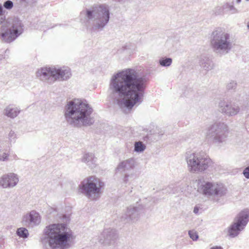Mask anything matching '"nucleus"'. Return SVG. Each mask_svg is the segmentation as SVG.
Masks as SVG:
<instances>
[{
  "label": "nucleus",
  "mask_w": 249,
  "mask_h": 249,
  "mask_svg": "<svg viewBox=\"0 0 249 249\" xmlns=\"http://www.w3.org/2000/svg\"><path fill=\"white\" fill-rule=\"evenodd\" d=\"M147 79L134 69H125L114 74L109 81L110 97L119 108L128 113L136 105L143 101Z\"/></svg>",
  "instance_id": "f257e3e1"
},
{
  "label": "nucleus",
  "mask_w": 249,
  "mask_h": 249,
  "mask_svg": "<svg viewBox=\"0 0 249 249\" xmlns=\"http://www.w3.org/2000/svg\"><path fill=\"white\" fill-rule=\"evenodd\" d=\"M92 111L87 102L74 99L67 102L64 108V116L67 123L73 126H90L94 123L90 116Z\"/></svg>",
  "instance_id": "f03ea898"
},
{
  "label": "nucleus",
  "mask_w": 249,
  "mask_h": 249,
  "mask_svg": "<svg viewBox=\"0 0 249 249\" xmlns=\"http://www.w3.org/2000/svg\"><path fill=\"white\" fill-rule=\"evenodd\" d=\"M43 244H48L51 249H67L70 247L72 232L65 223L50 224L44 230Z\"/></svg>",
  "instance_id": "7ed1b4c3"
},
{
  "label": "nucleus",
  "mask_w": 249,
  "mask_h": 249,
  "mask_svg": "<svg viewBox=\"0 0 249 249\" xmlns=\"http://www.w3.org/2000/svg\"><path fill=\"white\" fill-rule=\"evenodd\" d=\"M109 18V8L105 4L94 5L80 14L81 23L92 31L103 30Z\"/></svg>",
  "instance_id": "20e7f679"
},
{
  "label": "nucleus",
  "mask_w": 249,
  "mask_h": 249,
  "mask_svg": "<svg viewBox=\"0 0 249 249\" xmlns=\"http://www.w3.org/2000/svg\"><path fill=\"white\" fill-rule=\"evenodd\" d=\"M4 10L0 4V39L2 42L10 43L14 41L23 32V24L17 18L6 19Z\"/></svg>",
  "instance_id": "39448f33"
},
{
  "label": "nucleus",
  "mask_w": 249,
  "mask_h": 249,
  "mask_svg": "<svg viewBox=\"0 0 249 249\" xmlns=\"http://www.w3.org/2000/svg\"><path fill=\"white\" fill-rule=\"evenodd\" d=\"M213 51L218 55H225L230 52L234 45L232 35L222 28H215L209 37Z\"/></svg>",
  "instance_id": "423d86ee"
},
{
  "label": "nucleus",
  "mask_w": 249,
  "mask_h": 249,
  "mask_svg": "<svg viewBox=\"0 0 249 249\" xmlns=\"http://www.w3.org/2000/svg\"><path fill=\"white\" fill-rule=\"evenodd\" d=\"M188 170L193 173H202L206 170L211 163V160L205 152L188 151L185 155Z\"/></svg>",
  "instance_id": "0eeeda50"
},
{
  "label": "nucleus",
  "mask_w": 249,
  "mask_h": 249,
  "mask_svg": "<svg viewBox=\"0 0 249 249\" xmlns=\"http://www.w3.org/2000/svg\"><path fill=\"white\" fill-rule=\"evenodd\" d=\"M71 75L68 67L56 69L53 67H43L36 71V76L42 81L52 84L55 81L67 80Z\"/></svg>",
  "instance_id": "6e6552de"
},
{
  "label": "nucleus",
  "mask_w": 249,
  "mask_h": 249,
  "mask_svg": "<svg viewBox=\"0 0 249 249\" xmlns=\"http://www.w3.org/2000/svg\"><path fill=\"white\" fill-rule=\"evenodd\" d=\"M229 133V128L227 124L216 122L207 127L205 137L208 142L220 145L226 143Z\"/></svg>",
  "instance_id": "1a4fd4ad"
},
{
  "label": "nucleus",
  "mask_w": 249,
  "mask_h": 249,
  "mask_svg": "<svg viewBox=\"0 0 249 249\" xmlns=\"http://www.w3.org/2000/svg\"><path fill=\"white\" fill-rule=\"evenodd\" d=\"M104 183L95 176L83 179L78 186L79 191L88 198L94 200L99 197Z\"/></svg>",
  "instance_id": "9d476101"
},
{
  "label": "nucleus",
  "mask_w": 249,
  "mask_h": 249,
  "mask_svg": "<svg viewBox=\"0 0 249 249\" xmlns=\"http://www.w3.org/2000/svg\"><path fill=\"white\" fill-rule=\"evenodd\" d=\"M249 221V210L246 209L240 212L234 218L233 222L228 228V235L231 238L238 236Z\"/></svg>",
  "instance_id": "9b49d317"
},
{
  "label": "nucleus",
  "mask_w": 249,
  "mask_h": 249,
  "mask_svg": "<svg viewBox=\"0 0 249 249\" xmlns=\"http://www.w3.org/2000/svg\"><path fill=\"white\" fill-rule=\"evenodd\" d=\"M135 160L133 158H130L120 162L116 168V172H119L123 176V181L127 183L129 178L134 176L132 170L135 166Z\"/></svg>",
  "instance_id": "f8f14e48"
},
{
  "label": "nucleus",
  "mask_w": 249,
  "mask_h": 249,
  "mask_svg": "<svg viewBox=\"0 0 249 249\" xmlns=\"http://www.w3.org/2000/svg\"><path fill=\"white\" fill-rule=\"evenodd\" d=\"M201 190L205 196L222 197L227 193V189L222 184L204 182L201 185Z\"/></svg>",
  "instance_id": "ddd939ff"
},
{
  "label": "nucleus",
  "mask_w": 249,
  "mask_h": 249,
  "mask_svg": "<svg viewBox=\"0 0 249 249\" xmlns=\"http://www.w3.org/2000/svg\"><path fill=\"white\" fill-rule=\"evenodd\" d=\"M219 111L228 117L234 116L239 114L243 108L235 103H231L225 100H221L218 104Z\"/></svg>",
  "instance_id": "4468645a"
},
{
  "label": "nucleus",
  "mask_w": 249,
  "mask_h": 249,
  "mask_svg": "<svg viewBox=\"0 0 249 249\" xmlns=\"http://www.w3.org/2000/svg\"><path fill=\"white\" fill-rule=\"evenodd\" d=\"M21 222L23 225L32 228L40 224L41 216L37 212L32 210L22 216Z\"/></svg>",
  "instance_id": "2eb2a0df"
},
{
  "label": "nucleus",
  "mask_w": 249,
  "mask_h": 249,
  "mask_svg": "<svg viewBox=\"0 0 249 249\" xmlns=\"http://www.w3.org/2000/svg\"><path fill=\"white\" fill-rule=\"evenodd\" d=\"M118 238L117 231L115 229H105L99 237V242L102 244L110 245L113 244Z\"/></svg>",
  "instance_id": "dca6fc26"
},
{
  "label": "nucleus",
  "mask_w": 249,
  "mask_h": 249,
  "mask_svg": "<svg viewBox=\"0 0 249 249\" xmlns=\"http://www.w3.org/2000/svg\"><path fill=\"white\" fill-rule=\"evenodd\" d=\"M19 181L18 176L13 173L4 174L0 178V187L3 189L13 188Z\"/></svg>",
  "instance_id": "f3484780"
},
{
  "label": "nucleus",
  "mask_w": 249,
  "mask_h": 249,
  "mask_svg": "<svg viewBox=\"0 0 249 249\" xmlns=\"http://www.w3.org/2000/svg\"><path fill=\"white\" fill-rule=\"evenodd\" d=\"M141 209L138 207L130 206L125 213L122 216L121 220L124 223L134 222L139 219Z\"/></svg>",
  "instance_id": "a211bd4d"
},
{
  "label": "nucleus",
  "mask_w": 249,
  "mask_h": 249,
  "mask_svg": "<svg viewBox=\"0 0 249 249\" xmlns=\"http://www.w3.org/2000/svg\"><path fill=\"white\" fill-rule=\"evenodd\" d=\"M199 64L201 68L206 71L211 70L214 67V63L213 61L204 54L200 56Z\"/></svg>",
  "instance_id": "6ab92c4d"
},
{
  "label": "nucleus",
  "mask_w": 249,
  "mask_h": 249,
  "mask_svg": "<svg viewBox=\"0 0 249 249\" xmlns=\"http://www.w3.org/2000/svg\"><path fill=\"white\" fill-rule=\"evenodd\" d=\"M96 159L92 153H87L84 155L82 161L86 163L89 167H94L96 165Z\"/></svg>",
  "instance_id": "aec40b11"
},
{
  "label": "nucleus",
  "mask_w": 249,
  "mask_h": 249,
  "mask_svg": "<svg viewBox=\"0 0 249 249\" xmlns=\"http://www.w3.org/2000/svg\"><path fill=\"white\" fill-rule=\"evenodd\" d=\"M20 110L14 105H9L4 110V114L8 117L14 118L19 114Z\"/></svg>",
  "instance_id": "412c9836"
},
{
  "label": "nucleus",
  "mask_w": 249,
  "mask_h": 249,
  "mask_svg": "<svg viewBox=\"0 0 249 249\" xmlns=\"http://www.w3.org/2000/svg\"><path fill=\"white\" fill-rule=\"evenodd\" d=\"M172 59L170 57H161L159 61L160 65L162 67H169L172 63Z\"/></svg>",
  "instance_id": "4be33fe9"
},
{
  "label": "nucleus",
  "mask_w": 249,
  "mask_h": 249,
  "mask_svg": "<svg viewBox=\"0 0 249 249\" xmlns=\"http://www.w3.org/2000/svg\"><path fill=\"white\" fill-rule=\"evenodd\" d=\"M146 149V145L141 141L136 142L134 143L135 152L141 153L142 152Z\"/></svg>",
  "instance_id": "5701e85b"
},
{
  "label": "nucleus",
  "mask_w": 249,
  "mask_h": 249,
  "mask_svg": "<svg viewBox=\"0 0 249 249\" xmlns=\"http://www.w3.org/2000/svg\"><path fill=\"white\" fill-rule=\"evenodd\" d=\"M124 51H126L128 54H131L136 50V46L132 43H126L124 46L123 47Z\"/></svg>",
  "instance_id": "b1692460"
},
{
  "label": "nucleus",
  "mask_w": 249,
  "mask_h": 249,
  "mask_svg": "<svg viewBox=\"0 0 249 249\" xmlns=\"http://www.w3.org/2000/svg\"><path fill=\"white\" fill-rule=\"evenodd\" d=\"M17 235L20 237L26 238L28 236L29 233L28 230L25 228H19L17 231Z\"/></svg>",
  "instance_id": "393cba45"
},
{
  "label": "nucleus",
  "mask_w": 249,
  "mask_h": 249,
  "mask_svg": "<svg viewBox=\"0 0 249 249\" xmlns=\"http://www.w3.org/2000/svg\"><path fill=\"white\" fill-rule=\"evenodd\" d=\"M213 14L215 16L223 15L225 14L222 5L216 6L213 10Z\"/></svg>",
  "instance_id": "a878e982"
},
{
  "label": "nucleus",
  "mask_w": 249,
  "mask_h": 249,
  "mask_svg": "<svg viewBox=\"0 0 249 249\" xmlns=\"http://www.w3.org/2000/svg\"><path fill=\"white\" fill-rule=\"evenodd\" d=\"M228 10L231 14H238L240 12V11L234 6L233 2H230Z\"/></svg>",
  "instance_id": "bb28decb"
},
{
  "label": "nucleus",
  "mask_w": 249,
  "mask_h": 249,
  "mask_svg": "<svg viewBox=\"0 0 249 249\" xmlns=\"http://www.w3.org/2000/svg\"><path fill=\"white\" fill-rule=\"evenodd\" d=\"M237 87V83L236 81L231 80L227 85V89L230 90H234Z\"/></svg>",
  "instance_id": "cd10ccee"
},
{
  "label": "nucleus",
  "mask_w": 249,
  "mask_h": 249,
  "mask_svg": "<svg viewBox=\"0 0 249 249\" xmlns=\"http://www.w3.org/2000/svg\"><path fill=\"white\" fill-rule=\"evenodd\" d=\"M14 6L13 2L10 0H7L3 2V8L7 10H11Z\"/></svg>",
  "instance_id": "c85d7f7f"
},
{
  "label": "nucleus",
  "mask_w": 249,
  "mask_h": 249,
  "mask_svg": "<svg viewBox=\"0 0 249 249\" xmlns=\"http://www.w3.org/2000/svg\"><path fill=\"white\" fill-rule=\"evenodd\" d=\"M16 139V134L13 130H11L8 134V139L10 143L15 142Z\"/></svg>",
  "instance_id": "c756f323"
},
{
  "label": "nucleus",
  "mask_w": 249,
  "mask_h": 249,
  "mask_svg": "<svg viewBox=\"0 0 249 249\" xmlns=\"http://www.w3.org/2000/svg\"><path fill=\"white\" fill-rule=\"evenodd\" d=\"M17 1L22 6L26 7L34 2V0H17Z\"/></svg>",
  "instance_id": "7c9ffc66"
},
{
  "label": "nucleus",
  "mask_w": 249,
  "mask_h": 249,
  "mask_svg": "<svg viewBox=\"0 0 249 249\" xmlns=\"http://www.w3.org/2000/svg\"><path fill=\"white\" fill-rule=\"evenodd\" d=\"M190 237L194 241H196L198 238L197 233L193 231H189L188 232Z\"/></svg>",
  "instance_id": "2f4dec72"
},
{
  "label": "nucleus",
  "mask_w": 249,
  "mask_h": 249,
  "mask_svg": "<svg viewBox=\"0 0 249 249\" xmlns=\"http://www.w3.org/2000/svg\"><path fill=\"white\" fill-rule=\"evenodd\" d=\"M243 174L246 178L249 179V166L244 169Z\"/></svg>",
  "instance_id": "473e14b6"
},
{
  "label": "nucleus",
  "mask_w": 249,
  "mask_h": 249,
  "mask_svg": "<svg viewBox=\"0 0 249 249\" xmlns=\"http://www.w3.org/2000/svg\"><path fill=\"white\" fill-rule=\"evenodd\" d=\"M222 5L223 9L224 10L225 13L229 12L228 10H229V6L230 5V2H224Z\"/></svg>",
  "instance_id": "72a5a7b5"
},
{
  "label": "nucleus",
  "mask_w": 249,
  "mask_h": 249,
  "mask_svg": "<svg viewBox=\"0 0 249 249\" xmlns=\"http://www.w3.org/2000/svg\"><path fill=\"white\" fill-rule=\"evenodd\" d=\"M199 207H198L197 206H196L194 208V210H193V212L196 214H198V212H199Z\"/></svg>",
  "instance_id": "f704fd0d"
},
{
  "label": "nucleus",
  "mask_w": 249,
  "mask_h": 249,
  "mask_svg": "<svg viewBox=\"0 0 249 249\" xmlns=\"http://www.w3.org/2000/svg\"><path fill=\"white\" fill-rule=\"evenodd\" d=\"M63 222H67V221L70 220L69 217L67 216L66 215H63Z\"/></svg>",
  "instance_id": "c9c22d12"
},
{
  "label": "nucleus",
  "mask_w": 249,
  "mask_h": 249,
  "mask_svg": "<svg viewBox=\"0 0 249 249\" xmlns=\"http://www.w3.org/2000/svg\"><path fill=\"white\" fill-rule=\"evenodd\" d=\"M210 249H223V248L219 246H215L211 247Z\"/></svg>",
  "instance_id": "e433bc0d"
},
{
  "label": "nucleus",
  "mask_w": 249,
  "mask_h": 249,
  "mask_svg": "<svg viewBox=\"0 0 249 249\" xmlns=\"http://www.w3.org/2000/svg\"><path fill=\"white\" fill-rule=\"evenodd\" d=\"M49 211V213H53V212H55L56 209L54 208H50Z\"/></svg>",
  "instance_id": "4c0bfd02"
},
{
  "label": "nucleus",
  "mask_w": 249,
  "mask_h": 249,
  "mask_svg": "<svg viewBox=\"0 0 249 249\" xmlns=\"http://www.w3.org/2000/svg\"><path fill=\"white\" fill-rule=\"evenodd\" d=\"M179 191H180L181 192H182L183 191V189H181V188H180L179 190H178L177 189V190H176V191H174V192H173V193H174V194H175V193H178Z\"/></svg>",
  "instance_id": "58836bf2"
},
{
  "label": "nucleus",
  "mask_w": 249,
  "mask_h": 249,
  "mask_svg": "<svg viewBox=\"0 0 249 249\" xmlns=\"http://www.w3.org/2000/svg\"><path fill=\"white\" fill-rule=\"evenodd\" d=\"M163 134H164V132L161 130L158 132V134L160 136L162 135Z\"/></svg>",
  "instance_id": "ea45409f"
},
{
  "label": "nucleus",
  "mask_w": 249,
  "mask_h": 249,
  "mask_svg": "<svg viewBox=\"0 0 249 249\" xmlns=\"http://www.w3.org/2000/svg\"><path fill=\"white\" fill-rule=\"evenodd\" d=\"M242 0H236V2L237 4H239L241 3Z\"/></svg>",
  "instance_id": "a19ab883"
},
{
  "label": "nucleus",
  "mask_w": 249,
  "mask_h": 249,
  "mask_svg": "<svg viewBox=\"0 0 249 249\" xmlns=\"http://www.w3.org/2000/svg\"><path fill=\"white\" fill-rule=\"evenodd\" d=\"M5 53H9V50L8 49H6L5 51H4Z\"/></svg>",
  "instance_id": "79ce46f5"
},
{
  "label": "nucleus",
  "mask_w": 249,
  "mask_h": 249,
  "mask_svg": "<svg viewBox=\"0 0 249 249\" xmlns=\"http://www.w3.org/2000/svg\"><path fill=\"white\" fill-rule=\"evenodd\" d=\"M247 27H248V29L249 30V21L247 23Z\"/></svg>",
  "instance_id": "37998d69"
},
{
  "label": "nucleus",
  "mask_w": 249,
  "mask_h": 249,
  "mask_svg": "<svg viewBox=\"0 0 249 249\" xmlns=\"http://www.w3.org/2000/svg\"><path fill=\"white\" fill-rule=\"evenodd\" d=\"M1 244H2V242H1V240L0 239V248L1 247Z\"/></svg>",
  "instance_id": "c03bdc74"
},
{
  "label": "nucleus",
  "mask_w": 249,
  "mask_h": 249,
  "mask_svg": "<svg viewBox=\"0 0 249 249\" xmlns=\"http://www.w3.org/2000/svg\"><path fill=\"white\" fill-rule=\"evenodd\" d=\"M148 138V136L145 137L144 138V139H143V140H144V141H146V139H146V138Z\"/></svg>",
  "instance_id": "a18cd8bd"
},
{
  "label": "nucleus",
  "mask_w": 249,
  "mask_h": 249,
  "mask_svg": "<svg viewBox=\"0 0 249 249\" xmlns=\"http://www.w3.org/2000/svg\"><path fill=\"white\" fill-rule=\"evenodd\" d=\"M246 1H249V0H246Z\"/></svg>",
  "instance_id": "49530a36"
},
{
  "label": "nucleus",
  "mask_w": 249,
  "mask_h": 249,
  "mask_svg": "<svg viewBox=\"0 0 249 249\" xmlns=\"http://www.w3.org/2000/svg\"><path fill=\"white\" fill-rule=\"evenodd\" d=\"M0 25H2V23L1 22H0Z\"/></svg>",
  "instance_id": "de8ad7c7"
}]
</instances>
